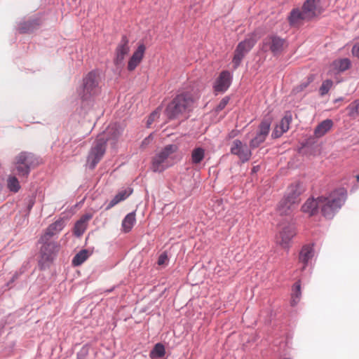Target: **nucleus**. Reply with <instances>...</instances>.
Returning <instances> with one entry per match:
<instances>
[{
    "label": "nucleus",
    "instance_id": "nucleus-34",
    "mask_svg": "<svg viewBox=\"0 0 359 359\" xmlns=\"http://www.w3.org/2000/svg\"><path fill=\"white\" fill-rule=\"evenodd\" d=\"M333 85V82L330 79H326L323 81L320 88L319 93L321 96L326 95Z\"/></svg>",
    "mask_w": 359,
    "mask_h": 359
},
{
    "label": "nucleus",
    "instance_id": "nucleus-33",
    "mask_svg": "<svg viewBox=\"0 0 359 359\" xmlns=\"http://www.w3.org/2000/svg\"><path fill=\"white\" fill-rule=\"evenodd\" d=\"M15 168L17 173L20 177H27L31 171V168L29 166L22 164H18L15 162Z\"/></svg>",
    "mask_w": 359,
    "mask_h": 359
},
{
    "label": "nucleus",
    "instance_id": "nucleus-18",
    "mask_svg": "<svg viewBox=\"0 0 359 359\" xmlns=\"http://www.w3.org/2000/svg\"><path fill=\"white\" fill-rule=\"evenodd\" d=\"M129 51V46H118L114 58V64L117 68L123 67L125 57L128 54Z\"/></svg>",
    "mask_w": 359,
    "mask_h": 359
},
{
    "label": "nucleus",
    "instance_id": "nucleus-9",
    "mask_svg": "<svg viewBox=\"0 0 359 359\" xmlns=\"http://www.w3.org/2000/svg\"><path fill=\"white\" fill-rule=\"evenodd\" d=\"M232 81V73L228 70L222 71L214 83V90L217 93L226 92L230 87Z\"/></svg>",
    "mask_w": 359,
    "mask_h": 359
},
{
    "label": "nucleus",
    "instance_id": "nucleus-11",
    "mask_svg": "<svg viewBox=\"0 0 359 359\" xmlns=\"http://www.w3.org/2000/svg\"><path fill=\"white\" fill-rule=\"evenodd\" d=\"M16 163L27 165L32 169L39 163L38 158L32 153L22 151L15 157Z\"/></svg>",
    "mask_w": 359,
    "mask_h": 359
},
{
    "label": "nucleus",
    "instance_id": "nucleus-28",
    "mask_svg": "<svg viewBox=\"0 0 359 359\" xmlns=\"http://www.w3.org/2000/svg\"><path fill=\"white\" fill-rule=\"evenodd\" d=\"M205 157V150L202 147H196L191 152V163L196 165L200 163Z\"/></svg>",
    "mask_w": 359,
    "mask_h": 359
},
{
    "label": "nucleus",
    "instance_id": "nucleus-32",
    "mask_svg": "<svg viewBox=\"0 0 359 359\" xmlns=\"http://www.w3.org/2000/svg\"><path fill=\"white\" fill-rule=\"evenodd\" d=\"M359 102L355 100L351 102L347 107L346 111L349 116L355 118L358 115Z\"/></svg>",
    "mask_w": 359,
    "mask_h": 359
},
{
    "label": "nucleus",
    "instance_id": "nucleus-21",
    "mask_svg": "<svg viewBox=\"0 0 359 359\" xmlns=\"http://www.w3.org/2000/svg\"><path fill=\"white\" fill-rule=\"evenodd\" d=\"M272 118L271 116L264 117L258 126L257 133L267 137L269 134Z\"/></svg>",
    "mask_w": 359,
    "mask_h": 359
},
{
    "label": "nucleus",
    "instance_id": "nucleus-25",
    "mask_svg": "<svg viewBox=\"0 0 359 359\" xmlns=\"http://www.w3.org/2000/svg\"><path fill=\"white\" fill-rule=\"evenodd\" d=\"M92 254V251L88 249H83L75 255L72 259V264L75 266L81 265Z\"/></svg>",
    "mask_w": 359,
    "mask_h": 359
},
{
    "label": "nucleus",
    "instance_id": "nucleus-30",
    "mask_svg": "<svg viewBox=\"0 0 359 359\" xmlns=\"http://www.w3.org/2000/svg\"><path fill=\"white\" fill-rule=\"evenodd\" d=\"M7 187L9 191L13 193H17L20 189L19 181L15 176L8 177Z\"/></svg>",
    "mask_w": 359,
    "mask_h": 359
},
{
    "label": "nucleus",
    "instance_id": "nucleus-4",
    "mask_svg": "<svg viewBox=\"0 0 359 359\" xmlns=\"http://www.w3.org/2000/svg\"><path fill=\"white\" fill-rule=\"evenodd\" d=\"M194 98L189 93H182L176 95L167 105L165 114L172 120L191 110Z\"/></svg>",
    "mask_w": 359,
    "mask_h": 359
},
{
    "label": "nucleus",
    "instance_id": "nucleus-52",
    "mask_svg": "<svg viewBox=\"0 0 359 359\" xmlns=\"http://www.w3.org/2000/svg\"><path fill=\"white\" fill-rule=\"evenodd\" d=\"M356 177H357V180L359 181V175H357Z\"/></svg>",
    "mask_w": 359,
    "mask_h": 359
},
{
    "label": "nucleus",
    "instance_id": "nucleus-38",
    "mask_svg": "<svg viewBox=\"0 0 359 359\" xmlns=\"http://www.w3.org/2000/svg\"><path fill=\"white\" fill-rule=\"evenodd\" d=\"M132 193L131 190H122L118 192L115 196L118 197V199L120 201H124Z\"/></svg>",
    "mask_w": 359,
    "mask_h": 359
},
{
    "label": "nucleus",
    "instance_id": "nucleus-1",
    "mask_svg": "<svg viewBox=\"0 0 359 359\" xmlns=\"http://www.w3.org/2000/svg\"><path fill=\"white\" fill-rule=\"evenodd\" d=\"M347 198V191L344 187L334 189L327 196H318L317 198H309L302 207L304 212L310 216L318 212L321 208L322 215L328 219H332L341 209Z\"/></svg>",
    "mask_w": 359,
    "mask_h": 359
},
{
    "label": "nucleus",
    "instance_id": "nucleus-41",
    "mask_svg": "<svg viewBox=\"0 0 359 359\" xmlns=\"http://www.w3.org/2000/svg\"><path fill=\"white\" fill-rule=\"evenodd\" d=\"M269 40L271 41V42H269L270 45L276 46V45H283L284 43V41L282 39L275 36H271L269 38Z\"/></svg>",
    "mask_w": 359,
    "mask_h": 359
},
{
    "label": "nucleus",
    "instance_id": "nucleus-19",
    "mask_svg": "<svg viewBox=\"0 0 359 359\" xmlns=\"http://www.w3.org/2000/svg\"><path fill=\"white\" fill-rule=\"evenodd\" d=\"M302 188L299 184H291L287 191L285 198L292 201V203H297L298 198L302 193Z\"/></svg>",
    "mask_w": 359,
    "mask_h": 359
},
{
    "label": "nucleus",
    "instance_id": "nucleus-17",
    "mask_svg": "<svg viewBox=\"0 0 359 359\" xmlns=\"http://www.w3.org/2000/svg\"><path fill=\"white\" fill-rule=\"evenodd\" d=\"M252 46H237L232 59L233 68L236 70L240 65L244 57L250 51Z\"/></svg>",
    "mask_w": 359,
    "mask_h": 359
},
{
    "label": "nucleus",
    "instance_id": "nucleus-10",
    "mask_svg": "<svg viewBox=\"0 0 359 359\" xmlns=\"http://www.w3.org/2000/svg\"><path fill=\"white\" fill-rule=\"evenodd\" d=\"M351 67V62L348 58H338L332 61L330 74L338 79L340 74L349 69Z\"/></svg>",
    "mask_w": 359,
    "mask_h": 359
},
{
    "label": "nucleus",
    "instance_id": "nucleus-24",
    "mask_svg": "<svg viewBox=\"0 0 359 359\" xmlns=\"http://www.w3.org/2000/svg\"><path fill=\"white\" fill-rule=\"evenodd\" d=\"M302 296V291H301V283L299 280L298 281L295 282L292 287V292H291V302L290 304L292 306H296L298 302L300 300Z\"/></svg>",
    "mask_w": 359,
    "mask_h": 359
},
{
    "label": "nucleus",
    "instance_id": "nucleus-47",
    "mask_svg": "<svg viewBox=\"0 0 359 359\" xmlns=\"http://www.w3.org/2000/svg\"><path fill=\"white\" fill-rule=\"evenodd\" d=\"M156 115V112H154L152 113L150 116H149V122L150 123L151 121H152L154 120V116Z\"/></svg>",
    "mask_w": 359,
    "mask_h": 359
},
{
    "label": "nucleus",
    "instance_id": "nucleus-49",
    "mask_svg": "<svg viewBox=\"0 0 359 359\" xmlns=\"http://www.w3.org/2000/svg\"><path fill=\"white\" fill-rule=\"evenodd\" d=\"M114 288H115V287L114 286V287H111L110 289L106 290L105 292L107 293V294L110 293V292H111L114 290Z\"/></svg>",
    "mask_w": 359,
    "mask_h": 359
},
{
    "label": "nucleus",
    "instance_id": "nucleus-16",
    "mask_svg": "<svg viewBox=\"0 0 359 359\" xmlns=\"http://www.w3.org/2000/svg\"><path fill=\"white\" fill-rule=\"evenodd\" d=\"M92 218L91 214H85L81 217V218L76 221L74 226V235L79 238L81 237L88 226V221Z\"/></svg>",
    "mask_w": 359,
    "mask_h": 359
},
{
    "label": "nucleus",
    "instance_id": "nucleus-3",
    "mask_svg": "<svg viewBox=\"0 0 359 359\" xmlns=\"http://www.w3.org/2000/svg\"><path fill=\"white\" fill-rule=\"evenodd\" d=\"M100 80L99 70H93L83 78V89L79 95L81 102V107L85 112H87L93 105V97L100 91Z\"/></svg>",
    "mask_w": 359,
    "mask_h": 359
},
{
    "label": "nucleus",
    "instance_id": "nucleus-42",
    "mask_svg": "<svg viewBox=\"0 0 359 359\" xmlns=\"http://www.w3.org/2000/svg\"><path fill=\"white\" fill-rule=\"evenodd\" d=\"M168 255L165 252H164L159 255L157 263L160 266L163 265L165 264V262L168 261Z\"/></svg>",
    "mask_w": 359,
    "mask_h": 359
},
{
    "label": "nucleus",
    "instance_id": "nucleus-8",
    "mask_svg": "<svg viewBox=\"0 0 359 359\" xmlns=\"http://www.w3.org/2000/svg\"><path fill=\"white\" fill-rule=\"evenodd\" d=\"M251 149L246 144L236 139L233 141L230 151L232 154L237 156L242 163H245L252 156Z\"/></svg>",
    "mask_w": 359,
    "mask_h": 359
},
{
    "label": "nucleus",
    "instance_id": "nucleus-6",
    "mask_svg": "<svg viewBox=\"0 0 359 359\" xmlns=\"http://www.w3.org/2000/svg\"><path fill=\"white\" fill-rule=\"evenodd\" d=\"M39 243L42 244L40 250L41 259L39 262V265L41 269H45L55 258L60 245L51 239L43 241L41 237L39 240Z\"/></svg>",
    "mask_w": 359,
    "mask_h": 359
},
{
    "label": "nucleus",
    "instance_id": "nucleus-35",
    "mask_svg": "<svg viewBox=\"0 0 359 359\" xmlns=\"http://www.w3.org/2000/svg\"><path fill=\"white\" fill-rule=\"evenodd\" d=\"M26 204V215H29L33 206L36 202V196L34 195L28 196L25 199Z\"/></svg>",
    "mask_w": 359,
    "mask_h": 359
},
{
    "label": "nucleus",
    "instance_id": "nucleus-40",
    "mask_svg": "<svg viewBox=\"0 0 359 359\" xmlns=\"http://www.w3.org/2000/svg\"><path fill=\"white\" fill-rule=\"evenodd\" d=\"M229 101V97L226 96L224 97H223L221 101L219 102V103L218 104V105L217 106V111H222V109H224L225 108V107L226 106V104H228Z\"/></svg>",
    "mask_w": 359,
    "mask_h": 359
},
{
    "label": "nucleus",
    "instance_id": "nucleus-14",
    "mask_svg": "<svg viewBox=\"0 0 359 359\" xmlns=\"http://www.w3.org/2000/svg\"><path fill=\"white\" fill-rule=\"evenodd\" d=\"M145 50L146 46H137V50L133 53L129 59L127 67L128 71H133L141 62Z\"/></svg>",
    "mask_w": 359,
    "mask_h": 359
},
{
    "label": "nucleus",
    "instance_id": "nucleus-20",
    "mask_svg": "<svg viewBox=\"0 0 359 359\" xmlns=\"http://www.w3.org/2000/svg\"><path fill=\"white\" fill-rule=\"evenodd\" d=\"M332 126L333 121L331 119H325L316 127L314 135L317 137H320L327 133L332 128Z\"/></svg>",
    "mask_w": 359,
    "mask_h": 359
},
{
    "label": "nucleus",
    "instance_id": "nucleus-15",
    "mask_svg": "<svg viewBox=\"0 0 359 359\" xmlns=\"http://www.w3.org/2000/svg\"><path fill=\"white\" fill-rule=\"evenodd\" d=\"M313 256L314 249L313 245H305L302 248L299 255V261L303 264L302 270L305 269Z\"/></svg>",
    "mask_w": 359,
    "mask_h": 359
},
{
    "label": "nucleus",
    "instance_id": "nucleus-48",
    "mask_svg": "<svg viewBox=\"0 0 359 359\" xmlns=\"http://www.w3.org/2000/svg\"><path fill=\"white\" fill-rule=\"evenodd\" d=\"M150 136H149L148 137H146L143 141H142V145L143 146L144 144H146L149 142V139Z\"/></svg>",
    "mask_w": 359,
    "mask_h": 359
},
{
    "label": "nucleus",
    "instance_id": "nucleus-53",
    "mask_svg": "<svg viewBox=\"0 0 359 359\" xmlns=\"http://www.w3.org/2000/svg\"><path fill=\"white\" fill-rule=\"evenodd\" d=\"M238 45H239V46L243 45V42H241Z\"/></svg>",
    "mask_w": 359,
    "mask_h": 359
},
{
    "label": "nucleus",
    "instance_id": "nucleus-7",
    "mask_svg": "<svg viewBox=\"0 0 359 359\" xmlns=\"http://www.w3.org/2000/svg\"><path fill=\"white\" fill-rule=\"evenodd\" d=\"M178 150V147L176 144H171L164 147L158 154H156L152 158L151 169L155 172H161L164 171L167 166L164 163L167 158L172 154Z\"/></svg>",
    "mask_w": 359,
    "mask_h": 359
},
{
    "label": "nucleus",
    "instance_id": "nucleus-51",
    "mask_svg": "<svg viewBox=\"0 0 359 359\" xmlns=\"http://www.w3.org/2000/svg\"><path fill=\"white\" fill-rule=\"evenodd\" d=\"M25 271L24 267L20 268V273H23Z\"/></svg>",
    "mask_w": 359,
    "mask_h": 359
},
{
    "label": "nucleus",
    "instance_id": "nucleus-36",
    "mask_svg": "<svg viewBox=\"0 0 359 359\" xmlns=\"http://www.w3.org/2000/svg\"><path fill=\"white\" fill-rule=\"evenodd\" d=\"M313 81L312 77H309L307 80L302 81L299 85L295 86L293 89L294 93H298L306 89L309 85Z\"/></svg>",
    "mask_w": 359,
    "mask_h": 359
},
{
    "label": "nucleus",
    "instance_id": "nucleus-37",
    "mask_svg": "<svg viewBox=\"0 0 359 359\" xmlns=\"http://www.w3.org/2000/svg\"><path fill=\"white\" fill-rule=\"evenodd\" d=\"M89 355V345L84 344L76 353V359H88Z\"/></svg>",
    "mask_w": 359,
    "mask_h": 359
},
{
    "label": "nucleus",
    "instance_id": "nucleus-26",
    "mask_svg": "<svg viewBox=\"0 0 359 359\" xmlns=\"http://www.w3.org/2000/svg\"><path fill=\"white\" fill-rule=\"evenodd\" d=\"M39 23L37 20L27 21L19 24L18 30L20 34L30 33L36 29Z\"/></svg>",
    "mask_w": 359,
    "mask_h": 359
},
{
    "label": "nucleus",
    "instance_id": "nucleus-31",
    "mask_svg": "<svg viewBox=\"0 0 359 359\" xmlns=\"http://www.w3.org/2000/svg\"><path fill=\"white\" fill-rule=\"evenodd\" d=\"M266 137L256 133V135L250 141L249 147L252 149L259 147L262 143L265 142Z\"/></svg>",
    "mask_w": 359,
    "mask_h": 359
},
{
    "label": "nucleus",
    "instance_id": "nucleus-22",
    "mask_svg": "<svg viewBox=\"0 0 359 359\" xmlns=\"http://www.w3.org/2000/svg\"><path fill=\"white\" fill-rule=\"evenodd\" d=\"M136 222L135 212H131L126 215L121 224L123 231L125 233L130 232Z\"/></svg>",
    "mask_w": 359,
    "mask_h": 359
},
{
    "label": "nucleus",
    "instance_id": "nucleus-54",
    "mask_svg": "<svg viewBox=\"0 0 359 359\" xmlns=\"http://www.w3.org/2000/svg\"><path fill=\"white\" fill-rule=\"evenodd\" d=\"M253 171H256L255 167L253 168Z\"/></svg>",
    "mask_w": 359,
    "mask_h": 359
},
{
    "label": "nucleus",
    "instance_id": "nucleus-46",
    "mask_svg": "<svg viewBox=\"0 0 359 359\" xmlns=\"http://www.w3.org/2000/svg\"><path fill=\"white\" fill-rule=\"evenodd\" d=\"M352 54L359 60V46H352Z\"/></svg>",
    "mask_w": 359,
    "mask_h": 359
},
{
    "label": "nucleus",
    "instance_id": "nucleus-45",
    "mask_svg": "<svg viewBox=\"0 0 359 359\" xmlns=\"http://www.w3.org/2000/svg\"><path fill=\"white\" fill-rule=\"evenodd\" d=\"M119 202H121L118 199V197H116L114 196L111 200V201L109 202V203L107 205V206L106 207V210H109L110 208H111L112 207H114L115 205L118 204Z\"/></svg>",
    "mask_w": 359,
    "mask_h": 359
},
{
    "label": "nucleus",
    "instance_id": "nucleus-55",
    "mask_svg": "<svg viewBox=\"0 0 359 359\" xmlns=\"http://www.w3.org/2000/svg\"><path fill=\"white\" fill-rule=\"evenodd\" d=\"M1 334V329L0 328V335Z\"/></svg>",
    "mask_w": 359,
    "mask_h": 359
},
{
    "label": "nucleus",
    "instance_id": "nucleus-13",
    "mask_svg": "<svg viewBox=\"0 0 359 359\" xmlns=\"http://www.w3.org/2000/svg\"><path fill=\"white\" fill-rule=\"evenodd\" d=\"M295 235V230L292 225L284 226L280 231V245L285 249L289 248V244L293 236Z\"/></svg>",
    "mask_w": 359,
    "mask_h": 359
},
{
    "label": "nucleus",
    "instance_id": "nucleus-23",
    "mask_svg": "<svg viewBox=\"0 0 359 359\" xmlns=\"http://www.w3.org/2000/svg\"><path fill=\"white\" fill-rule=\"evenodd\" d=\"M294 204L284 197L278 203V211L281 215H287L292 212Z\"/></svg>",
    "mask_w": 359,
    "mask_h": 359
},
{
    "label": "nucleus",
    "instance_id": "nucleus-39",
    "mask_svg": "<svg viewBox=\"0 0 359 359\" xmlns=\"http://www.w3.org/2000/svg\"><path fill=\"white\" fill-rule=\"evenodd\" d=\"M285 132L281 130L278 126H276L274 130L272 131L271 137L273 139H277L282 136Z\"/></svg>",
    "mask_w": 359,
    "mask_h": 359
},
{
    "label": "nucleus",
    "instance_id": "nucleus-27",
    "mask_svg": "<svg viewBox=\"0 0 359 359\" xmlns=\"http://www.w3.org/2000/svg\"><path fill=\"white\" fill-rule=\"evenodd\" d=\"M165 355V346L161 343H157L149 353L151 359H156L164 357Z\"/></svg>",
    "mask_w": 359,
    "mask_h": 359
},
{
    "label": "nucleus",
    "instance_id": "nucleus-29",
    "mask_svg": "<svg viewBox=\"0 0 359 359\" xmlns=\"http://www.w3.org/2000/svg\"><path fill=\"white\" fill-rule=\"evenodd\" d=\"M292 120V116L290 111H286L284 116L277 125L281 130L286 133L290 128V124Z\"/></svg>",
    "mask_w": 359,
    "mask_h": 359
},
{
    "label": "nucleus",
    "instance_id": "nucleus-44",
    "mask_svg": "<svg viewBox=\"0 0 359 359\" xmlns=\"http://www.w3.org/2000/svg\"><path fill=\"white\" fill-rule=\"evenodd\" d=\"M269 47H270L271 52L273 53V55H277L283 50L284 46H269Z\"/></svg>",
    "mask_w": 359,
    "mask_h": 359
},
{
    "label": "nucleus",
    "instance_id": "nucleus-12",
    "mask_svg": "<svg viewBox=\"0 0 359 359\" xmlns=\"http://www.w3.org/2000/svg\"><path fill=\"white\" fill-rule=\"evenodd\" d=\"M65 226V221L63 218L57 219L55 222L50 224L46 230L43 235L41 236L43 241L51 239L56 233L60 232Z\"/></svg>",
    "mask_w": 359,
    "mask_h": 359
},
{
    "label": "nucleus",
    "instance_id": "nucleus-43",
    "mask_svg": "<svg viewBox=\"0 0 359 359\" xmlns=\"http://www.w3.org/2000/svg\"><path fill=\"white\" fill-rule=\"evenodd\" d=\"M259 37H260L259 34L255 32L252 34V36L249 39H248L247 43L248 45L255 43H257V39L259 38Z\"/></svg>",
    "mask_w": 359,
    "mask_h": 359
},
{
    "label": "nucleus",
    "instance_id": "nucleus-2",
    "mask_svg": "<svg viewBox=\"0 0 359 359\" xmlns=\"http://www.w3.org/2000/svg\"><path fill=\"white\" fill-rule=\"evenodd\" d=\"M123 132V128L114 123L108 127L107 137L103 135L97 136L87 156V165L90 170H93L102 158L106 152L107 142L111 140V144L115 145Z\"/></svg>",
    "mask_w": 359,
    "mask_h": 359
},
{
    "label": "nucleus",
    "instance_id": "nucleus-50",
    "mask_svg": "<svg viewBox=\"0 0 359 359\" xmlns=\"http://www.w3.org/2000/svg\"><path fill=\"white\" fill-rule=\"evenodd\" d=\"M18 273H15V275H13L11 280V282H13L18 278Z\"/></svg>",
    "mask_w": 359,
    "mask_h": 359
},
{
    "label": "nucleus",
    "instance_id": "nucleus-5",
    "mask_svg": "<svg viewBox=\"0 0 359 359\" xmlns=\"http://www.w3.org/2000/svg\"><path fill=\"white\" fill-rule=\"evenodd\" d=\"M319 0H306L304 4L302 10L293 9L288 20L292 26L299 25L303 20H309L319 13L317 11V4Z\"/></svg>",
    "mask_w": 359,
    "mask_h": 359
}]
</instances>
